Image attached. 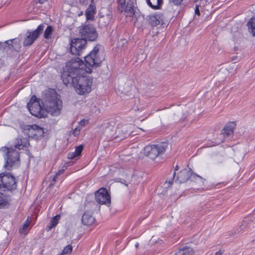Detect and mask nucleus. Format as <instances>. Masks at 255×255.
Instances as JSON below:
<instances>
[{"instance_id": "ddd939ff", "label": "nucleus", "mask_w": 255, "mask_h": 255, "mask_svg": "<svg viewBox=\"0 0 255 255\" xmlns=\"http://www.w3.org/2000/svg\"><path fill=\"white\" fill-rule=\"evenodd\" d=\"M27 127L29 136L34 139H38L43 137L45 133L43 128L36 124L27 125Z\"/></svg>"}, {"instance_id": "79ce46f5", "label": "nucleus", "mask_w": 255, "mask_h": 255, "mask_svg": "<svg viewBox=\"0 0 255 255\" xmlns=\"http://www.w3.org/2000/svg\"><path fill=\"white\" fill-rule=\"evenodd\" d=\"M179 169V166L178 165H176L175 167L174 172H175L176 171H177Z\"/></svg>"}, {"instance_id": "a19ab883", "label": "nucleus", "mask_w": 255, "mask_h": 255, "mask_svg": "<svg viewBox=\"0 0 255 255\" xmlns=\"http://www.w3.org/2000/svg\"><path fill=\"white\" fill-rule=\"evenodd\" d=\"M85 123V121L84 120H83L81 121L80 123L81 125L84 126Z\"/></svg>"}, {"instance_id": "5701e85b", "label": "nucleus", "mask_w": 255, "mask_h": 255, "mask_svg": "<svg viewBox=\"0 0 255 255\" xmlns=\"http://www.w3.org/2000/svg\"><path fill=\"white\" fill-rule=\"evenodd\" d=\"M9 206L10 203L7 197L0 192V209L7 208Z\"/></svg>"}, {"instance_id": "37998d69", "label": "nucleus", "mask_w": 255, "mask_h": 255, "mask_svg": "<svg viewBox=\"0 0 255 255\" xmlns=\"http://www.w3.org/2000/svg\"><path fill=\"white\" fill-rule=\"evenodd\" d=\"M43 2H44V0H38V2H39V3H41V4L43 3Z\"/></svg>"}, {"instance_id": "b1692460", "label": "nucleus", "mask_w": 255, "mask_h": 255, "mask_svg": "<svg viewBox=\"0 0 255 255\" xmlns=\"http://www.w3.org/2000/svg\"><path fill=\"white\" fill-rule=\"evenodd\" d=\"M60 215H57L50 221L49 225L46 227V230L49 231L53 228L55 227L58 223L59 220L60 219Z\"/></svg>"}, {"instance_id": "2f4dec72", "label": "nucleus", "mask_w": 255, "mask_h": 255, "mask_svg": "<svg viewBox=\"0 0 255 255\" xmlns=\"http://www.w3.org/2000/svg\"><path fill=\"white\" fill-rule=\"evenodd\" d=\"M175 175H176V172H174L172 174V177L170 178H167L166 179L165 183H168L169 185V186L171 185L173 183V180H174Z\"/></svg>"}, {"instance_id": "20e7f679", "label": "nucleus", "mask_w": 255, "mask_h": 255, "mask_svg": "<svg viewBox=\"0 0 255 255\" xmlns=\"http://www.w3.org/2000/svg\"><path fill=\"white\" fill-rule=\"evenodd\" d=\"M17 188V181L14 176L8 172L0 173V188L3 191H12Z\"/></svg>"}, {"instance_id": "412c9836", "label": "nucleus", "mask_w": 255, "mask_h": 255, "mask_svg": "<svg viewBox=\"0 0 255 255\" xmlns=\"http://www.w3.org/2000/svg\"><path fill=\"white\" fill-rule=\"evenodd\" d=\"M29 145V142L28 139L25 138H16V143L14 147L20 150L25 147H27Z\"/></svg>"}, {"instance_id": "a211bd4d", "label": "nucleus", "mask_w": 255, "mask_h": 255, "mask_svg": "<svg viewBox=\"0 0 255 255\" xmlns=\"http://www.w3.org/2000/svg\"><path fill=\"white\" fill-rule=\"evenodd\" d=\"M95 222V218L92 216V214L86 211L84 213L82 217V222L84 225L90 226L92 225Z\"/></svg>"}, {"instance_id": "473e14b6", "label": "nucleus", "mask_w": 255, "mask_h": 255, "mask_svg": "<svg viewBox=\"0 0 255 255\" xmlns=\"http://www.w3.org/2000/svg\"><path fill=\"white\" fill-rule=\"evenodd\" d=\"M84 146L82 145H80L77 146L75 148V151L76 152V154L78 155L79 156H81V152L83 149Z\"/></svg>"}, {"instance_id": "39448f33", "label": "nucleus", "mask_w": 255, "mask_h": 255, "mask_svg": "<svg viewBox=\"0 0 255 255\" xmlns=\"http://www.w3.org/2000/svg\"><path fill=\"white\" fill-rule=\"evenodd\" d=\"M7 151L4 156L5 163L3 167L7 170H11L12 166L20 164L19 153L15 148H6Z\"/></svg>"}, {"instance_id": "f3484780", "label": "nucleus", "mask_w": 255, "mask_h": 255, "mask_svg": "<svg viewBox=\"0 0 255 255\" xmlns=\"http://www.w3.org/2000/svg\"><path fill=\"white\" fill-rule=\"evenodd\" d=\"M7 47L10 50L19 51L21 48L20 41L18 38L6 40L4 42Z\"/></svg>"}, {"instance_id": "4be33fe9", "label": "nucleus", "mask_w": 255, "mask_h": 255, "mask_svg": "<svg viewBox=\"0 0 255 255\" xmlns=\"http://www.w3.org/2000/svg\"><path fill=\"white\" fill-rule=\"evenodd\" d=\"M147 4L154 9L160 8L163 2L162 0H146Z\"/></svg>"}, {"instance_id": "c03bdc74", "label": "nucleus", "mask_w": 255, "mask_h": 255, "mask_svg": "<svg viewBox=\"0 0 255 255\" xmlns=\"http://www.w3.org/2000/svg\"><path fill=\"white\" fill-rule=\"evenodd\" d=\"M139 246V244L138 243H136L135 244V247L136 248H137Z\"/></svg>"}, {"instance_id": "1a4fd4ad", "label": "nucleus", "mask_w": 255, "mask_h": 255, "mask_svg": "<svg viewBox=\"0 0 255 255\" xmlns=\"http://www.w3.org/2000/svg\"><path fill=\"white\" fill-rule=\"evenodd\" d=\"M165 151L163 145H148L143 149V153L151 159H155L158 155L163 153Z\"/></svg>"}, {"instance_id": "f257e3e1", "label": "nucleus", "mask_w": 255, "mask_h": 255, "mask_svg": "<svg viewBox=\"0 0 255 255\" xmlns=\"http://www.w3.org/2000/svg\"><path fill=\"white\" fill-rule=\"evenodd\" d=\"M84 58L86 64L78 57L72 59L66 63V69L61 74V78L65 85L68 84L67 79L70 77L91 73L92 72L91 67L97 68L100 66L105 57L103 53L99 52V46H96Z\"/></svg>"}, {"instance_id": "9d476101", "label": "nucleus", "mask_w": 255, "mask_h": 255, "mask_svg": "<svg viewBox=\"0 0 255 255\" xmlns=\"http://www.w3.org/2000/svg\"><path fill=\"white\" fill-rule=\"evenodd\" d=\"M87 41L84 38H74L71 41L70 52L72 54L80 56L82 51L84 49Z\"/></svg>"}, {"instance_id": "f03ea898", "label": "nucleus", "mask_w": 255, "mask_h": 255, "mask_svg": "<svg viewBox=\"0 0 255 255\" xmlns=\"http://www.w3.org/2000/svg\"><path fill=\"white\" fill-rule=\"evenodd\" d=\"M41 103L45 111L54 116L59 115L62 108V102L58 97V95L54 90L45 91L43 93Z\"/></svg>"}, {"instance_id": "a878e982", "label": "nucleus", "mask_w": 255, "mask_h": 255, "mask_svg": "<svg viewBox=\"0 0 255 255\" xmlns=\"http://www.w3.org/2000/svg\"><path fill=\"white\" fill-rule=\"evenodd\" d=\"M248 223L247 221H243L240 227L237 228L235 231V234L241 233L248 226Z\"/></svg>"}, {"instance_id": "4468645a", "label": "nucleus", "mask_w": 255, "mask_h": 255, "mask_svg": "<svg viewBox=\"0 0 255 255\" xmlns=\"http://www.w3.org/2000/svg\"><path fill=\"white\" fill-rule=\"evenodd\" d=\"M163 17L161 13H156L154 14L147 15L146 20L148 24L153 27L159 24H163Z\"/></svg>"}, {"instance_id": "58836bf2", "label": "nucleus", "mask_w": 255, "mask_h": 255, "mask_svg": "<svg viewBox=\"0 0 255 255\" xmlns=\"http://www.w3.org/2000/svg\"><path fill=\"white\" fill-rule=\"evenodd\" d=\"M231 60L233 61H237L239 60V57L238 56H233L231 58Z\"/></svg>"}, {"instance_id": "2eb2a0df", "label": "nucleus", "mask_w": 255, "mask_h": 255, "mask_svg": "<svg viewBox=\"0 0 255 255\" xmlns=\"http://www.w3.org/2000/svg\"><path fill=\"white\" fill-rule=\"evenodd\" d=\"M43 108V105L40 104L31 106L30 107L28 108V109L32 115L38 118H42L46 117V112L45 111V109Z\"/></svg>"}, {"instance_id": "0eeeda50", "label": "nucleus", "mask_w": 255, "mask_h": 255, "mask_svg": "<svg viewBox=\"0 0 255 255\" xmlns=\"http://www.w3.org/2000/svg\"><path fill=\"white\" fill-rule=\"evenodd\" d=\"M126 0H118V9L120 13L124 12L126 17H132L134 14V4L136 0H128L126 4Z\"/></svg>"}, {"instance_id": "4c0bfd02", "label": "nucleus", "mask_w": 255, "mask_h": 255, "mask_svg": "<svg viewBox=\"0 0 255 255\" xmlns=\"http://www.w3.org/2000/svg\"><path fill=\"white\" fill-rule=\"evenodd\" d=\"M64 169H60L55 174L57 175V176H59L60 174H63L64 172Z\"/></svg>"}, {"instance_id": "393cba45", "label": "nucleus", "mask_w": 255, "mask_h": 255, "mask_svg": "<svg viewBox=\"0 0 255 255\" xmlns=\"http://www.w3.org/2000/svg\"><path fill=\"white\" fill-rule=\"evenodd\" d=\"M249 31L255 36V17H252L248 23Z\"/></svg>"}, {"instance_id": "f704fd0d", "label": "nucleus", "mask_w": 255, "mask_h": 255, "mask_svg": "<svg viewBox=\"0 0 255 255\" xmlns=\"http://www.w3.org/2000/svg\"><path fill=\"white\" fill-rule=\"evenodd\" d=\"M57 178H58V176H57V175H56V174H55V175L54 176V177H53V178H52V181H51V183H50V184H49V187H52V186H53V185H54V184L55 183V182H56V180H57Z\"/></svg>"}, {"instance_id": "c9c22d12", "label": "nucleus", "mask_w": 255, "mask_h": 255, "mask_svg": "<svg viewBox=\"0 0 255 255\" xmlns=\"http://www.w3.org/2000/svg\"><path fill=\"white\" fill-rule=\"evenodd\" d=\"M195 13L198 15H200V12L199 10V5H197L195 8Z\"/></svg>"}, {"instance_id": "f8f14e48", "label": "nucleus", "mask_w": 255, "mask_h": 255, "mask_svg": "<svg viewBox=\"0 0 255 255\" xmlns=\"http://www.w3.org/2000/svg\"><path fill=\"white\" fill-rule=\"evenodd\" d=\"M191 177L195 179L198 178L201 181L203 179L201 176L197 174H194L191 170L187 169H184L181 170L177 176V179L181 183L187 182Z\"/></svg>"}, {"instance_id": "6e6552de", "label": "nucleus", "mask_w": 255, "mask_h": 255, "mask_svg": "<svg viewBox=\"0 0 255 255\" xmlns=\"http://www.w3.org/2000/svg\"><path fill=\"white\" fill-rule=\"evenodd\" d=\"M79 33L81 37L89 40L93 41L96 40L98 37V33L96 28L92 24H85L79 27Z\"/></svg>"}, {"instance_id": "dca6fc26", "label": "nucleus", "mask_w": 255, "mask_h": 255, "mask_svg": "<svg viewBox=\"0 0 255 255\" xmlns=\"http://www.w3.org/2000/svg\"><path fill=\"white\" fill-rule=\"evenodd\" d=\"M236 124L235 122H231L226 125L221 131V133L225 138L230 139L234 133V129L235 128Z\"/></svg>"}, {"instance_id": "7c9ffc66", "label": "nucleus", "mask_w": 255, "mask_h": 255, "mask_svg": "<svg viewBox=\"0 0 255 255\" xmlns=\"http://www.w3.org/2000/svg\"><path fill=\"white\" fill-rule=\"evenodd\" d=\"M108 24V23L105 21V18L104 17H102L100 18L99 20V27L100 28H103V27H105Z\"/></svg>"}, {"instance_id": "bb28decb", "label": "nucleus", "mask_w": 255, "mask_h": 255, "mask_svg": "<svg viewBox=\"0 0 255 255\" xmlns=\"http://www.w3.org/2000/svg\"><path fill=\"white\" fill-rule=\"evenodd\" d=\"M53 30L54 29L52 26H48L44 32V37L46 39L51 38V34Z\"/></svg>"}, {"instance_id": "72a5a7b5", "label": "nucleus", "mask_w": 255, "mask_h": 255, "mask_svg": "<svg viewBox=\"0 0 255 255\" xmlns=\"http://www.w3.org/2000/svg\"><path fill=\"white\" fill-rule=\"evenodd\" d=\"M76 152H69L68 154V158L70 159H74L75 158L79 157V156L78 155L76 154Z\"/></svg>"}, {"instance_id": "aec40b11", "label": "nucleus", "mask_w": 255, "mask_h": 255, "mask_svg": "<svg viewBox=\"0 0 255 255\" xmlns=\"http://www.w3.org/2000/svg\"><path fill=\"white\" fill-rule=\"evenodd\" d=\"M194 253V251L191 247L184 246L179 248L173 255H192Z\"/></svg>"}, {"instance_id": "c756f323", "label": "nucleus", "mask_w": 255, "mask_h": 255, "mask_svg": "<svg viewBox=\"0 0 255 255\" xmlns=\"http://www.w3.org/2000/svg\"><path fill=\"white\" fill-rule=\"evenodd\" d=\"M30 222L27 220L25 223L23 225L22 227L19 229V233L23 234L25 230L29 226Z\"/></svg>"}, {"instance_id": "423d86ee", "label": "nucleus", "mask_w": 255, "mask_h": 255, "mask_svg": "<svg viewBox=\"0 0 255 255\" xmlns=\"http://www.w3.org/2000/svg\"><path fill=\"white\" fill-rule=\"evenodd\" d=\"M45 27L44 24H41L34 30H28L26 33V37L23 42L24 47L32 45L42 34Z\"/></svg>"}, {"instance_id": "a18cd8bd", "label": "nucleus", "mask_w": 255, "mask_h": 255, "mask_svg": "<svg viewBox=\"0 0 255 255\" xmlns=\"http://www.w3.org/2000/svg\"><path fill=\"white\" fill-rule=\"evenodd\" d=\"M121 182L122 183L124 184H125V185H126V180H123V181H121ZM126 185H127L126 184Z\"/></svg>"}, {"instance_id": "cd10ccee", "label": "nucleus", "mask_w": 255, "mask_h": 255, "mask_svg": "<svg viewBox=\"0 0 255 255\" xmlns=\"http://www.w3.org/2000/svg\"><path fill=\"white\" fill-rule=\"evenodd\" d=\"M39 99L37 98L36 96L33 95L29 102L27 104V108L30 107L31 106H35L37 104H40Z\"/></svg>"}, {"instance_id": "7ed1b4c3", "label": "nucleus", "mask_w": 255, "mask_h": 255, "mask_svg": "<svg viewBox=\"0 0 255 255\" xmlns=\"http://www.w3.org/2000/svg\"><path fill=\"white\" fill-rule=\"evenodd\" d=\"M67 80L68 84H71L79 95H84L91 91L93 79L90 76L78 75Z\"/></svg>"}, {"instance_id": "c85d7f7f", "label": "nucleus", "mask_w": 255, "mask_h": 255, "mask_svg": "<svg viewBox=\"0 0 255 255\" xmlns=\"http://www.w3.org/2000/svg\"><path fill=\"white\" fill-rule=\"evenodd\" d=\"M73 248L71 245H67L66 247H65L62 252V254L63 255H68L71 253L72 251Z\"/></svg>"}, {"instance_id": "6ab92c4d", "label": "nucleus", "mask_w": 255, "mask_h": 255, "mask_svg": "<svg viewBox=\"0 0 255 255\" xmlns=\"http://www.w3.org/2000/svg\"><path fill=\"white\" fill-rule=\"evenodd\" d=\"M96 13V7L93 4H90L85 11L87 20H93Z\"/></svg>"}, {"instance_id": "e433bc0d", "label": "nucleus", "mask_w": 255, "mask_h": 255, "mask_svg": "<svg viewBox=\"0 0 255 255\" xmlns=\"http://www.w3.org/2000/svg\"><path fill=\"white\" fill-rule=\"evenodd\" d=\"M6 47H7L6 43L0 42V48H3V49H4Z\"/></svg>"}, {"instance_id": "ea45409f", "label": "nucleus", "mask_w": 255, "mask_h": 255, "mask_svg": "<svg viewBox=\"0 0 255 255\" xmlns=\"http://www.w3.org/2000/svg\"><path fill=\"white\" fill-rule=\"evenodd\" d=\"M223 252L221 251V250H219L216 253L215 255H222Z\"/></svg>"}, {"instance_id": "9b49d317", "label": "nucleus", "mask_w": 255, "mask_h": 255, "mask_svg": "<svg viewBox=\"0 0 255 255\" xmlns=\"http://www.w3.org/2000/svg\"><path fill=\"white\" fill-rule=\"evenodd\" d=\"M96 201L100 204L110 205L111 197L106 188H101L95 193Z\"/></svg>"}]
</instances>
